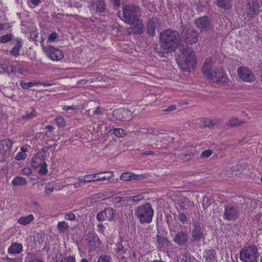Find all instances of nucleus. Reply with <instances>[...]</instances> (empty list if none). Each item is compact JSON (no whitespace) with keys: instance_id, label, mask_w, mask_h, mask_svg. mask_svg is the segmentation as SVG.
Returning a JSON list of instances; mask_svg holds the SVG:
<instances>
[{"instance_id":"obj_1","label":"nucleus","mask_w":262,"mask_h":262,"mask_svg":"<svg viewBox=\"0 0 262 262\" xmlns=\"http://www.w3.org/2000/svg\"><path fill=\"white\" fill-rule=\"evenodd\" d=\"M141 10L139 6L127 5L123 8V12H119L118 16L125 23L131 25L129 29L134 34L143 32V24L139 17Z\"/></svg>"},{"instance_id":"obj_2","label":"nucleus","mask_w":262,"mask_h":262,"mask_svg":"<svg viewBox=\"0 0 262 262\" xmlns=\"http://www.w3.org/2000/svg\"><path fill=\"white\" fill-rule=\"evenodd\" d=\"M213 61L211 59H207L202 67L203 74L212 82L218 85L226 84L228 79L225 71L221 68H212Z\"/></svg>"},{"instance_id":"obj_3","label":"nucleus","mask_w":262,"mask_h":262,"mask_svg":"<svg viewBox=\"0 0 262 262\" xmlns=\"http://www.w3.org/2000/svg\"><path fill=\"white\" fill-rule=\"evenodd\" d=\"M179 35L175 31L167 29L160 34L161 47L167 52L174 51L179 43Z\"/></svg>"},{"instance_id":"obj_4","label":"nucleus","mask_w":262,"mask_h":262,"mask_svg":"<svg viewBox=\"0 0 262 262\" xmlns=\"http://www.w3.org/2000/svg\"><path fill=\"white\" fill-rule=\"evenodd\" d=\"M177 62L184 71H191L196 64L194 51L189 48L183 49Z\"/></svg>"},{"instance_id":"obj_5","label":"nucleus","mask_w":262,"mask_h":262,"mask_svg":"<svg viewBox=\"0 0 262 262\" xmlns=\"http://www.w3.org/2000/svg\"><path fill=\"white\" fill-rule=\"evenodd\" d=\"M154 213V209L149 203L137 207L135 210V215L141 224L151 223Z\"/></svg>"},{"instance_id":"obj_6","label":"nucleus","mask_w":262,"mask_h":262,"mask_svg":"<svg viewBox=\"0 0 262 262\" xmlns=\"http://www.w3.org/2000/svg\"><path fill=\"white\" fill-rule=\"evenodd\" d=\"M257 248L253 246H245L240 252V258L245 262H257Z\"/></svg>"},{"instance_id":"obj_7","label":"nucleus","mask_w":262,"mask_h":262,"mask_svg":"<svg viewBox=\"0 0 262 262\" xmlns=\"http://www.w3.org/2000/svg\"><path fill=\"white\" fill-rule=\"evenodd\" d=\"M200 33L193 28L184 27L182 32V37L187 44L196 43L199 40Z\"/></svg>"},{"instance_id":"obj_8","label":"nucleus","mask_w":262,"mask_h":262,"mask_svg":"<svg viewBox=\"0 0 262 262\" xmlns=\"http://www.w3.org/2000/svg\"><path fill=\"white\" fill-rule=\"evenodd\" d=\"M240 209L238 205L235 203H230L225 206L223 217L228 221L234 220L238 218Z\"/></svg>"},{"instance_id":"obj_9","label":"nucleus","mask_w":262,"mask_h":262,"mask_svg":"<svg viewBox=\"0 0 262 262\" xmlns=\"http://www.w3.org/2000/svg\"><path fill=\"white\" fill-rule=\"evenodd\" d=\"M41 48L46 55L52 60H60L63 57L62 52L52 46L46 47L44 45H41Z\"/></svg>"},{"instance_id":"obj_10","label":"nucleus","mask_w":262,"mask_h":262,"mask_svg":"<svg viewBox=\"0 0 262 262\" xmlns=\"http://www.w3.org/2000/svg\"><path fill=\"white\" fill-rule=\"evenodd\" d=\"M90 183L96 181H105L112 179L114 176V172L111 171H101L95 173L89 174Z\"/></svg>"},{"instance_id":"obj_11","label":"nucleus","mask_w":262,"mask_h":262,"mask_svg":"<svg viewBox=\"0 0 262 262\" xmlns=\"http://www.w3.org/2000/svg\"><path fill=\"white\" fill-rule=\"evenodd\" d=\"M237 74L239 78L243 81L252 82L254 81L255 76L250 69L245 67L238 68Z\"/></svg>"},{"instance_id":"obj_12","label":"nucleus","mask_w":262,"mask_h":262,"mask_svg":"<svg viewBox=\"0 0 262 262\" xmlns=\"http://www.w3.org/2000/svg\"><path fill=\"white\" fill-rule=\"evenodd\" d=\"M259 5L257 0H248V3L246 8L247 17L250 19L259 12Z\"/></svg>"},{"instance_id":"obj_13","label":"nucleus","mask_w":262,"mask_h":262,"mask_svg":"<svg viewBox=\"0 0 262 262\" xmlns=\"http://www.w3.org/2000/svg\"><path fill=\"white\" fill-rule=\"evenodd\" d=\"M105 7V0H92L89 7L92 12L101 13L104 11Z\"/></svg>"},{"instance_id":"obj_14","label":"nucleus","mask_w":262,"mask_h":262,"mask_svg":"<svg viewBox=\"0 0 262 262\" xmlns=\"http://www.w3.org/2000/svg\"><path fill=\"white\" fill-rule=\"evenodd\" d=\"M173 241L179 246H185L188 243V235L183 231L178 232L173 237Z\"/></svg>"},{"instance_id":"obj_15","label":"nucleus","mask_w":262,"mask_h":262,"mask_svg":"<svg viewBox=\"0 0 262 262\" xmlns=\"http://www.w3.org/2000/svg\"><path fill=\"white\" fill-rule=\"evenodd\" d=\"M12 144V141L9 139L2 140L0 142V153L4 156H8Z\"/></svg>"},{"instance_id":"obj_16","label":"nucleus","mask_w":262,"mask_h":262,"mask_svg":"<svg viewBox=\"0 0 262 262\" xmlns=\"http://www.w3.org/2000/svg\"><path fill=\"white\" fill-rule=\"evenodd\" d=\"M195 23L201 31H207L210 29V24L207 16H203L196 19Z\"/></svg>"},{"instance_id":"obj_17","label":"nucleus","mask_w":262,"mask_h":262,"mask_svg":"<svg viewBox=\"0 0 262 262\" xmlns=\"http://www.w3.org/2000/svg\"><path fill=\"white\" fill-rule=\"evenodd\" d=\"M204 230L203 227L199 224H195L192 232V236L194 241H200L204 236Z\"/></svg>"},{"instance_id":"obj_18","label":"nucleus","mask_w":262,"mask_h":262,"mask_svg":"<svg viewBox=\"0 0 262 262\" xmlns=\"http://www.w3.org/2000/svg\"><path fill=\"white\" fill-rule=\"evenodd\" d=\"M45 163V153L38 152L32 160L31 165L34 168H38Z\"/></svg>"},{"instance_id":"obj_19","label":"nucleus","mask_w":262,"mask_h":262,"mask_svg":"<svg viewBox=\"0 0 262 262\" xmlns=\"http://www.w3.org/2000/svg\"><path fill=\"white\" fill-rule=\"evenodd\" d=\"M16 42L15 46L12 48L10 51V54L14 57H17L19 55V52L23 47V40L20 38L15 39Z\"/></svg>"},{"instance_id":"obj_20","label":"nucleus","mask_w":262,"mask_h":262,"mask_svg":"<svg viewBox=\"0 0 262 262\" xmlns=\"http://www.w3.org/2000/svg\"><path fill=\"white\" fill-rule=\"evenodd\" d=\"M86 241L88 246L92 249L96 247V243L98 241V237L94 233H89L86 235Z\"/></svg>"},{"instance_id":"obj_21","label":"nucleus","mask_w":262,"mask_h":262,"mask_svg":"<svg viewBox=\"0 0 262 262\" xmlns=\"http://www.w3.org/2000/svg\"><path fill=\"white\" fill-rule=\"evenodd\" d=\"M56 184L54 181L48 182L45 185L44 195L46 196H50L51 193L55 190H58L56 188Z\"/></svg>"},{"instance_id":"obj_22","label":"nucleus","mask_w":262,"mask_h":262,"mask_svg":"<svg viewBox=\"0 0 262 262\" xmlns=\"http://www.w3.org/2000/svg\"><path fill=\"white\" fill-rule=\"evenodd\" d=\"M23 248L21 244L14 243L8 248V252L9 253L12 254H19L22 252Z\"/></svg>"},{"instance_id":"obj_23","label":"nucleus","mask_w":262,"mask_h":262,"mask_svg":"<svg viewBox=\"0 0 262 262\" xmlns=\"http://www.w3.org/2000/svg\"><path fill=\"white\" fill-rule=\"evenodd\" d=\"M140 132L141 135H144L146 138L149 139H151L150 136L157 135L156 129L151 127H141Z\"/></svg>"},{"instance_id":"obj_24","label":"nucleus","mask_w":262,"mask_h":262,"mask_svg":"<svg viewBox=\"0 0 262 262\" xmlns=\"http://www.w3.org/2000/svg\"><path fill=\"white\" fill-rule=\"evenodd\" d=\"M122 117H119L117 119L122 121H127L131 120L133 118L132 113L130 111L127 110H122L118 111Z\"/></svg>"},{"instance_id":"obj_25","label":"nucleus","mask_w":262,"mask_h":262,"mask_svg":"<svg viewBox=\"0 0 262 262\" xmlns=\"http://www.w3.org/2000/svg\"><path fill=\"white\" fill-rule=\"evenodd\" d=\"M220 120L218 119H214L210 120L208 119H203L202 120V123L204 127H214L220 123Z\"/></svg>"},{"instance_id":"obj_26","label":"nucleus","mask_w":262,"mask_h":262,"mask_svg":"<svg viewBox=\"0 0 262 262\" xmlns=\"http://www.w3.org/2000/svg\"><path fill=\"white\" fill-rule=\"evenodd\" d=\"M34 219L33 214H29L26 216H21L17 220V222L21 225H26L30 223Z\"/></svg>"},{"instance_id":"obj_27","label":"nucleus","mask_w":262,"mask_h":262,"mask_svg":"<svg viewBox=\"0 0 262 262\" xmlns=\"http://www.w3.org/2000/svg\"><path fill=\"white\" fill-rule=\"evenodd\" d=\"M27 180L25 178L21 177H16L12 181V185L13 186H25L27 184Z\"/></svg>"},{"instance_id":"obj_28","label":"nucleus","mask_w":262,"mask_h":262,"mask_svg":"<svg viewBox=\"0 0 262 262\" xmlns=\"http://www.w3.org/2000/svg\"><path fill=\"white\" fill-rule=\"evenodd\" d=\"M110 133L114 134L116 137L123 138L126 135L127 132L121 128H114L110 130Z\"/></svg>"},{"instance_id":"obj_29","label":"nucleus","mask_w":262,"mask_h":262,"mask_svg":"<svg viewBox=\"0 0 262 262\" xmlns=\"http://www.w3.org/2000/svg\"><path fill=\"white\" fill-rule=\"evenodd\" d=\"M103 211L105 214V217L106 218V220L111 221L113 220L116 212L115 210L112 208H105Z\"/></svg>"},{"instance_id":"obj_30","label":"nucleus","mask_w":262,"mask_h":262,"mask_svg":"<svg viewBox=\"0 0 262 262\" xmlns=\"http://www.w3.org/2000/svg\"><path fill=\"white\" fill-rule=\"evenodd\" d=\"M157 242L159 249H162L168 245V240L164 237L157 236Z\"/></svg>"},{"instance_id":"obj_31","label":"nucleus","mask_w":262,"mask_h":262,"mask_svg":"<svg viewBox=\"0 0 262 262\" xmlns=\"http://www.w3.org/2000/svg\"><path fill=\"white\" fill-rule=\"evenodd\" d=\"M215 252L214 250H209L204 254L206 262H212L215 259Z\"/></svg>"},{"instance_id":"obj_32","label":"nucleus","mask_w":262,"mask_h":262,"mask_svg":"<svg viewBox=\"0 0 262 262\" xmlns=\"http://www.w3.org/2000/svg\"><path fill=\"white\" fill-rule=\"evenodd\" d=\"M157 27V24L154 20H151L148 22L147 29L148 33L154 36L155 34V28Z\"/></svg>"},{"instance_id":"obj_33","label":"nucleus","mask_w":262,"mask_h":262,"mask_svg":"<svg viewBox=\"0 0 262 262\" xmlns=\"http://www.w3.org/2000/svg\"><path fill=\"white\" fill-rule=\"evenodd\" d=\"M57 228L60 232L64 233L68 229L69 226L67 222L65 221L58 222Z\"/></svg>"},{"instance_id":"obj_34","label":"nucleus","mask_w":262,"mask_h":262,"mask_svg":"<svg viewBox=\"0 0 262 262\" xmlns=\"http://www.w3.org/2000/svg\"><path fill=\"white\" fill-rule=\"evenodd\" d=\"M195 151V150H194ZM195 155V151H191L189 153L180 155L179 159L184 162H187L190 160L192 157Z\"/></svg>"},{"instance_id":"obj_35","label":"nucleus","mask_w":262,"mask_h":262,"mask_svg":"<svg viewBox=\"0 0 262 262\" xmlns=\"http://www.w3.org/2000/svg\"><path fill=\"white\" fill-rule=\"evenodd\" d=\"M244 122L238 120L236 118H231L228 121L227 125L230 127L238 126Z\"/></svg>"},{"instance_id":"obj_36","label":"nucleus","mask_w":262,"mask_h":262,"mask_svg":"<svg viewBox=\"0 0 262 262\" xmlns=\"http://www.w3.org/2000/svg\"><path fill=\"white\" fill-rule=\"evenodd\" d=\"M41 84V82H25L23 81H21L20 83V86L23 89H28L34 86L35 85H37L38 84Z\"/></svg>"},{"instance_id":"obj_37","label":"nucleus","mask_w":262,"mask_h":262,"mask_svg":"<svg viewBox=\"0 0 262 262\" xmlns=\"http://www.w3.org/2000/svg\"><path fill=\"white\" fill-rule=\"evenodd\" d=\"M13 35L12 33L7 34L0 36V43H6L13 39Z\"/></svg>"},{"instance_id":"obj_38","label":"nucleus","mask_w":262,"mask_h":262,"mask_svg":"<svg viewBox=\"0 0 262 262\" xmlns=\"http://www.w3.org/2000/svg\"><path fill=\"white\" fill-rule=\"evenodd\" d=\"M231 0H217V5L219 7L224 9H228L231 7Z\"/></svg>"},{"instance_id":"obj_39","label":"nucleus","mask_w":262,"mask_h":262,"mask_svg":"<svg viewBox=\"0 0 262 262\" xmlns=\"http://www.w3.org/2000/svg\"><path fill=\"white\" fill-rule=\"evenodd\" d=\"M180 262H198L193 257H191L186 253L183 254L181 256Z\"/></svg>"},{"instance_id":"obj_40","label":"nucleus","mask_w":262,"mask_h":262,"mask_svg":"<svg viewBox=\"0 0 262 262\" xmlns=\"http://www.w3.org/2000/svg\"><path fill=\"white\" fill-rule=\"evenodd\" d=\"M133 176V173L129 172H125L121 174L120 177V179L124 181L133 180V178H134Z\"/></svg>"},{"instance_id":"obj_41","label":"nucleus","mask_w":262,"mask_h":262,"mask_svg":"<svg viewBox=\"0 0 262 262\" xmlns=\"http://www.w3.org/2000/svg\"><path fill=\"white\" fill-rule=\"evenodd\" d=\"M96 262H113V260L111 256L102 254L98 257Z\"/></svg>"},{"instance_id":"obj_42","label":"nucleus","mask_w":262,"mask_h":262,"mask_svg":"<svg viewBox=\"0 0 262 262\" xmlns=\"http://www.w3.org/2000/svg\"><path fill=\"white\" fill-rule=\"evenodd\" d=\"M5 73H8V74H10V73H12L14 75L15 74L16 72V68L14 66L11 65L8 66L5 64Z\"/></svg>"},{"instance_id":"obj_43","label":"nucleus","mask_w":262,"mask_h":262,"mask_svg":"<svg viewBox=\"0 0 262 262\" xmlns=\"http://www.w3.org/2000/svg\"><path fill=\"white\" fill-rule=\"evenodd\" d=\"M75 179L79 181L83 185L84 183H90L89 174L84 176H79L77 178H76Z\"/></svg>"},{"instance_id":"obj_44","label":"nucleus","mask_w":262,"mask_h":262,"mask_svg":"<svg viewBox=\"0 0 262 262\" xmlns=\"http://www.w3.org/2000/svg\"><path fill=\"white\" fill-rule=\"evenodd\" d=\"M117 251L120 253H124L125 250L124 249V246L122 244V241L121 239L120 242L116 244Z\"/></svg>"},{"instance_id":"obj_45","label":"nucleus","mask_w":262,"mask_h":262,"mask_svg":"<svg viewBox=\"0 0 262 262\" xmlns=\"http://www.w3.org/2000/svg\"><path fill=\"white\" fill-rule=\"evenodd\" d=\"M56 124L60 127H63L66 125V122L63 117L58 116L55 119Z\"/></svg>"},{"instance_id":"obj_46","label":"nucleus","mask_w":262,"mask_h":262,"mask_svg":"<svg viewBox=\"0 0 262 262\" xmlns=\"http://www.w3.org/2000/svg\"><path fill=\"white\" fill-rule=\"evenodd\" d=\"M39 167L40 168V169L38 171V172L41 175H44L47 173V172H48L47 164H46V162L45 163H43L42 165H41L40 166H39Z\"/></svg>"},{"instance_id":"obj_47","label":"nucleus","mask_w":262,"mask_h":262,"mask_svg":"<svg viewBox=\"0 0 262 262\" xmlns=\"http://www.w3.org/2000/svg\"><path fill=\"white\" fill-rule=\"evenodd\" d=\"M36 116V113L34 110H33L31 113L26 114L25 115L23 116L21 118L24 119H31L33 118Z\"/></svg>"},{"instance_id":"obj_48","label":"nucleus","mask_w":262,"mask_h":262,"mask_svg":"<svg viewBox=\"0 0 262 262\" xmlns=\"http://www.w3.org/2000/svg\"><path fill=\"white\" fill-rule=\"evenodd\" d=\"M58 38V34L56 32L52 33L48 37V42H53Z\"/></svg>"},{"instance_id":"obj_49","label":"nucleus","mask_w":262,"mask_h":262,"mask_svg":"<svg viewBox=\"0 0 262 262\" xmlns=\"http://www.w3.org/2000/svg\"><path fill=\"white\" fill-rule=\"evenodd\" d=\"M27 157V154L25 153V151H22L20 152H19L17 154L15 159L17 160H24Z\"/></svg>"},{"instance_id":"obj_50","label":"nucleus","mask_w":262,"mask_h":262,"mask_svg":"<svg viewBox=\"0 0 262 262\" xmlns=\"http://www.w3.org/2000/svg\"><path fill=\"white\" fill-rule=\"evenodd\" d=\"M64 219L67 220L74 221L76 219V215L72 212L65 214Z\"/></svg>"},{"instance_id":"obj_51","label":"nucleus","mask_w":262,"mask_h":262,"mask_svg":"<svg viewBox=\"0 0 262 262\" xmlns=\"http://www.w3.org/2000/svg\"><path fill=\"white\" fill-rule=\"evenodd\" d=\"M133 177L134 178H133V180H141L146 179L147 178V174H135L134 173H133Z\"/></svg>"},{"instance_id":"obj_52","label":"nucleus","mask_w":262,"mask_h":262,"mask_svg":"<svg viewBox=\"0 0 262 262\" xmlns=\"http://www.w3.org/2000/svg\"><path fill=\"white\" fill-rule=\"evenodd\" d=\"M96 218L99 221L106 220V218L105 217V214L104 213L103 210L97 214Z\"/></svg>"},{"instance_id":"obj_53","label":"nucleus","mask_w":262,"mask_h":262,"mask_svg":"<svg viewBox=\"0 0 262 262\" xmlns=\"http://www.w3.org/2000/svg\"><path fill=\"white\" fill-rule=\"evenodd\" d=\"M212 154V150L208 149L203 151L202 152V156L205 158L210 157Z\"/></svg>"},{"instance_id":"obj_54","label":"nucleus","mask_w":262,"mask_h":262,"mask_svg":"<svg viewBox=\"0 0 262 262\" xmlns=\"http://www.w3.org/2000/svg\"><path fill=\"white\" fill-rule=\"evenodd\" d=\"M178 219L183 223H185L187 220L185 214L183 213H181L179 214Z\"/></svg>"},{"instance_id":"obj_55","label":"nucleus","mask_w":262,"mask_h":262,"mask_svg":"<svg viewBox=\"0 0 262 262\" xmlns=\"http://www.w3.org/2000/svg\"><path fill=\"white\" fill-rule=\"evenodd\" d=\"M38 33L35 32H32L30 34L31 37L33 38V41L37 43V42H39V40H37L38 37Z\"/></svg>"},{"instance_id":"obj_56","label":"nucleus","mask_w":262,"mask_h":262,"mask_svg":"<svg viewBox=\"0 0 262 262\" xmlns=\"http://www.w3.org/2000/svg\"><path fill=\"white\" fill-rule=\"evenodd\" d=\"M32 170L30 168L26 167L22 170V173L25 175H29L32 173Z\"/></svg>"},{"instance_id":"obj_57","label":"nucleus","mask_w":262,"mask_h":262,"mask_svg":"<svg viewBox=\"0 0 262 262\" xmlns=\"http://www.w3.org/2000/svg\"><path fill=\"white\" fill-rule=\"evenodd\" d=\"M64 260V262H76L75 258L74 256H66Z\"/></svg>"},{"instance_id":"obj_58","label":"nucleus","mask_w":262,"mask_h":262,"mask_svg":"<svg viewBox=\"0 0 262 262\" xmlns=\"http://www.w3.org/2000/svg\"><path fill=\"white\" fill-rule=\"evenodd\" d=\"M37 241L38 244H41L44 242V236H42L41 235H38L37 236Z\"/></svg>"},{"instance_id":"obj_59","label":"nucleus","mask_w":262,"mask_h":262,"mask_svg":"<svg viewBox=\"0 0 262 262\" xmlns=\"http://www.w3.org/2000/svg\"><path fill=\"white\" fill-rule=\"evenodd\" d=\"M155 152L153 151H145L143 152L141 154V156H149V155H154Z\"/></svg>"},{"instance_id":"obj_60","label":"nucleus","mask_w":262,"mask_h":262,"mask_svg":"<svg viewBox=\"0 0 262 262\" xmlns=\"http://www.w3.org/2000/svg\"><path fill=\"white\" fill-rule=\"evenodd\" d=\"M143 199L141 195H135L133 196V201L134 202H138Z\"/></svg>"},{"instance_id":"obj_61","label":"nucleus","mask_w":262,"mask_h":262,"mask_svg":"<svg viewBox=\"0 0 262 262\" xmlns=\"http://www.w3.org/2000/svg\"><path fill=\"white\" fill-rule=\"evenodd\" d=\"M73 185H74V187H75V188H80V187H82V186H83V185H82V184H81V183L79 181H78V180H77V181L76 182L74 183Z\"/></svg>"},{"instance_id":"obj_62","label":"nucleus","mask_w":262,"mask_h":262,"mask_svg":"<svg viewBox=\"0 0 262 262\" xmlns=\"http://www.w3.org/2000/svg\"><path fill=\"white\" fill-rule=\"evenodd\" d=\"M176 109V107L175 105H171L169 106L168 108L164 110L165 112H171Z\"/></svg>"},{"instance_id":"obj_63","label":"nucleus","mask_w":262,"mask_h":262,"mask_svg":"<svg viewBox=\"0 0 262 262\" xmlns=\"http://www.w3.org/2000/svg\"><path fill=\"white\" fill-rule=\"evenodd\" d=\"M76 109V108L74 106H66V105H65L63 107V110H66V111H68L70 110H75Z\"/></svg>"},{"instance_id":"obj_64","label":"nucleus","mask_w":262,"mask_h":262,"mask_svg":"<svg viewBox=\"0 0 262 262\" xmlns=\"http://www.w3.org/2000/svg\"><path fill=\"white\" fill-rule=\"evenodd\" d=\"M66 257V256H62V255H60L59 257L57 258V262H64L65 261V260H64V258Z\"/></svg>"}]
</instances>
